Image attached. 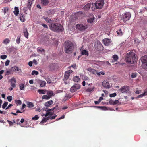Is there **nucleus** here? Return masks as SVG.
Wrapping results in <instances>:
<instances>
[{
    "label": "nucleus",
    "instance_id": "1",
    "mask_svg": "<svg viewBox=\"0 0 147 147\" xmlns=\"http://www.w3.org/2000/svg\"><path fill=\"white\" fill-rule=\"evenodd\" d=\"M49 27L52 30L57 32H61L63 30V26L60 24L51 23L49 25Z\"/></svg>",
    "mask_w": 147,
    "mask_h": 147
},
{
    "label": "nucleus",
    "instance_id": "2",
    "mask_svg": "<svg viewBox=\"0 0 147 147\" xmlns=\"http://www.w3.org/2000/svg\"><path fill=\"white\" fill-rule=\"evenodd\" d=\"M63 45L65 53L70 54L73 52L74 49V45L71 41H66L64 43Z\"/></svg>",
    "mask_w": 147,
    "mask_h": 147
},
{
    "label": "nucleus",
    "instance_id": "3",
    "mask_svg": "<svg viewBox=\"0 0 147 147\" xmlns=\"http://www.w3.org/2000/svg\"><path fill=\"white\" fill-rule=\"evenodd\" d=\"M95 3H92V7H91L92 10L94 11L96 9H102L104 4V0H95Z\"/></svg>",
    "mask_w": 147,
    "mask_h": 147
},
{
    "label": "nucleus",
    "instance_id": "4",
    "mask_svg": "<svg viewBox=\"0 0 147 147\" xmlns=\"http://www.w3.org/2000/svg\"><path fill=\"white\" fill-rule=\"evenodd\" d=\"M88 27V25L86 24H78L76 26V28L81 31H84Z\"/></svg>",
    "mask_w": 147,
    "mask_h": 147
},
{
    "label": "nucleus",
    "instance_id": "5",
    "mask_svg": "<svg viewBox=\"0 0 147 147\" xmlns=\"http://www.w3.org/2000/svg\"><path fill=\"white\" fill-rule=\"evenodd\" d=\"M136 61L134 52L130 51L129 52V64L134 63Z\"/></svg>",
    "mask_w": 147,
    "mask_h": 147
},
{
    "label": "nucleus",
    "instance_id": "6",
    "mask_svg": "<svg viewBox=\"0 0 147 147\" xmlns=\"http://www.w3.org/2000/svg\"><path fill=\"white\" fill-rule=\"evenodd\" d=\"M96 50L99 51H101L103 50L104 47L100 42H98L97 44L95 45Z\"/></svg>",
    "mask_w": 147,
    "mask_h": 147
},
{
    "label": "nucleus",
    "instance_id": "7",
    "mask_svg": "<svg viewBox=\"0 0 147 147\" xmlns=\"http://www.w3.org/2000/svg\"><path fill=\"white\" fill-rule=\"evenodd\" d=\"M80 86L78 84H75L70 89V91L72 92H76L78 89L80 88Z\"/></svg>",
    "mask_w": 147,
    "mask_h": 147
},
{
    "label": "nucleus",
    "instance_id": "8",
    "mask_svg": "<svg viewBox=\"0 0 147 147\" xmlns=\"http://www.w3.org/2000/svg\"><path fill=\"white\" fill-rule=\"evenodd\" d=\"M73 71L71 70H69L67 71H66L65 74L64 79L65 80H67L69 78L70 75V74L72 73Z\"/></svg>",
    "mask_w": 147,
    "mask_h": 147
},
{
    "label": "nucleus",
    "instance_id": "9",
    "mask_svg": "<svg viewBox=\"0 0 147 147\" xmlns=\"http://www.w3.org/2000/svg\"><path fill=\"white\" fill-rule=\"evenodd\" d=\"M83 13L82 12H79L76 13L75 15V18L77 19H80L82 18Z\"/></svg>",
    "mask_w": 147,
    "mask_h": 147
},
{
    "label": "nucleus",
    "instance_id": "10",
    "mask_svg": "<svg viewBox=\"0 0 147 147\" xmlns=\"http://www.w3.org/2000/svg\"><path fill=\"white\" fill-rule=\"evenodd\" d=\"M121 17L123 21L125 22L129 20V14L127 12L125 13L124 14L122 15Z\"/></svg>",
    "mask_w": 147,
    "mask_h": 147
},
{
    "label": "nucleus",
    "instance_id": "11",
    "mask_svg": "<svg viewBox=\"0 0 147 147\" xmlns=\"http://www.w3.org/2000/svg\"><path fill=\"white\" fill-rule=\"evenodd\" d=\"M102 85L106 89L109 88L111 87L109 83L106 81H104L103 82Z\"/></svg>",
    "mask_w": 147,
    "mask_h": 147
},
{
    "label": "nucleus",
    "instance_id": "12",
    "mask_svg": "<svg viewBox=\"0 0 147 147\" xmlns=\"http://www.w3.org/2000/svg\"><path fill=\"white\" fill-rule=\"evenodd\" d=\"M119 90L122 93L126 92L129 90V87L128 86L125 87V86L122 87Z\"/></svg>",
    "mask_w": 147,
    "mask_h": 147
},
{
    "label": "nucleus",
    "instance_id": "13",
    "mask_svg": "<svg viewBox=\"0 0 147 147\" xmlns=\"http://www.w3.org/2000/svg\"><path fill=\"white\" fill-rule=\"evenodd\" d=\"M103 41L104 44L106 46H108L111 42V40L108 38L104 39Z\"/></svg>",
    "mask_w": 147,
    "mask_h": 147
},
{
    "label": "nucleus",
    "instance_id": "14",
    "mask_svg": "<svg viewBox=\"0 0 147 147\" xmlns=\"http://www.w3.org/2000/svg\"><path fill=\"white\" fill-rule=\"evenodd\" d=\"M16 82V79L14 77H13L11 81V85L12 87H16V85L15 83Z\"/></svg>",
    "mask_w": 147,
    "mask_h": 147
},
{
    "label": "nucleus",
    "instance_id": "15",
    "mask_svg": "<svg viewBox=\"0 0 147 147\" xmlns=\"http://www.w3.org/2000/svg\"><path fill=\"white\" fill-rule=\"evenodd\" d=\"M91 7H92V4L88 3L86 5L83 7L85 11H87L89 10Z\"/></svg>",
    "mask_w": 147,
    "mask_h": 147
},
{
    "label": "nucleus",
    "instance_id": "16",
    "mask_svg": "<svg viewBox=\"0 0 147 147\" xmlns=\"http://www.w3.org/2000/svg\"><path fill=\"white\" fill-rule=\"evenodd\" d=\"M141 61L142 63H147V55H144L141 58Z\"/></svg>",
    "mask_w": 147,
    "mask_h": 147
},
{
    "label": "nucleus",
    "instance_id": "17",
    "mask_svg": "<svg viewBox=\"0 0 147 147\" xmlns=\"http://www.w3.org/2000/svg\"><path fill=\"white\" fill-rule=\"evenodd\" d=\"M53 102L52 100H50L49 101H47L45 103V106L46 107H50L52 105Z\"/></svg>",
    "mask_w": 147,
    "mask_h": 147
},
{
    "label": "nucleus",
    "instance_id": "18",
    "mask_svg": "<svg viewBox=\"0 0 147 147\" xmlns=\"http://www.w3.org/2000/svg\"><path fill=\"white\" fill-rule=\"evenodd\" d=\"M41 3L43 5L46 6L49 3V0H40Z\"/></svg>",
    "mask_w": 147,
    "mask_h": 147
},
{
    "label": "nucleus",
    "instance_id": "19",
    "mask_svg": "<svg viewBox=\"0 0 147 147\" xmlns=\"http://www.w3.org/2000/svg\"><path fill=\"white\" fill-rule=\"evenodd\" d=\"M11 70L12 71H20V72H22L21 69L18 67L16 66L12 67L11 68Z\"/></svg>",
    "mask_w": 147,
    "mask_h": 147
},
{
    "label": "nucleus",
    "instance_id": "20",
    "mask_svg": "<svg viewBox=\"0 0 147 147\" xmlns=\"http://www.w3.org/2000/svg\"><path fill=\"white\" fill-rule=\"evenodd\" d=\"M112 57L113 59V60H112L111 61V62L112 63L116 61L119 59L118 56L117 55L115 54L113 55Z\"/></svg>",
    "mask_w": 147,
    "mask_h": 147
},
{
    "label": "nucleus",
    "instance_id": "21",
    "mask_svg": "<svg viewBox=\"0 0 147 147\" xmlns=\"http://www.w3.org/2000/svg\"><path fill=\"white\" fill-rule=\"evenodd\" d=\"M23 33L24 36L27 38H28V36L29 33L28 32L26 28H25L24 29Z\"/></svg>",
    "mask_w": 147,
    "mask_h": 147
},
{
    "label": "nucleus",
    "instance_id": "22",
    "mask_svg": "<svg viewBox=\"0 0 147 147\" xmlns=\"http://www.w3.org/2000/svg\"><path fill=\"white\" fill-rule=\"evenodd\" d=\"M14 14L17 16L19 14V9L17 7H15L14 8V11H13Z\"/></svg>",
    "mask_w": 147,
    "mask_h": 147
},
{
    "label": "nucleus",
    "instance_id": "23",
    "mask_svg": "<svg viewBox=\"0 0 147 147\" xmlns=\"http://www.w3.org/2000/svg\"><path fill=\"white\" fill-rule=\"evenodd\" d=\"M34 0H28V2L27 4V8L30 9L31 7V6L32 3L33 2V1Z\"/></svg>",
    "mask_w": 147,
    "mask_h": 147
},
{
    "label": "nucleus",
    "instance_id": "24",
    "mask_svg": "<svg viewBox=\"0 0 147 147\" xmlns=\"http://www.w3.org/2000/svg\"><path fill=\"white\" fill-rule=\"evenodd\" d=\"M53 92L51 90L47 91V94L50 97V98L53 95Z\"/></svg>",
    "mask_w": 147,
    "mask_h": 147
},
{
    "label": "nucleus",
    "instance_id": "25",
    "mask_svg": "<svg viewBox=\"0 0 147 147\" xmlns=\"http://www.w3.org/2000/svg\"><path fill=\"white\" fill-rule=\"evenodd\" d=\"M95 18L93 16L92 18H90L87 20V22L88 23L92 24L95 19Z\"/></svg>",
    "mask_w": 147,
    "mask_h": 147
},
{
    "label": "nucleus",
    "instance_id": "26",
    "mask_svg": "<svg viewBox=\"0 0 147 147\" xmlns=\"http://www.w3.org/2000/svg\"><path fill=\"white\" fill-rule=\"evenodd\" d=\"M20 19L21 21L22 22H24L25 20V16L22 14H20Z\"/></svg>",
    "mask_w": 147,
    "mask_h": 147
},
{
    "label": "nucleus",
    "instance_id": "27",
    "mask_svg": "<svg viewBox=\"0 0 147 147\" xmlns=\"http://www.w3.org/2000/svg\"><path fill=\"white\" fill-rule=\"evenodd\" d=\"M81 54L83 55H86L87 56H88L89 53L87 51L85 50H83L81 51Z\"/></svg>",
    "mask_w": 147,
    "mask_h": 147
},
{
    "label": "nucleus",
    "instance_id": "28",
    "mask_svg": "<svg viewBox=\"0 0 147 147\" xmlns=\"http://www.w3.org/2000/svg\"><path fill=\"white\" fill-rule=\"evenodd\" d=\"M27 105L28 107L29 108H32L34 106L33 103L30 102H27Z\"/></svg>",
    "mask_w": 147,
    "mask_h": 147
},
{
    "label": "nucleus",
    "instance_id": "29",
    "mask_svg": "<svg viewBox=\"0 0 147 147\" xmlns=\"http://www.w3.org/2000/svg\"><path fill=\"white\" fill-rule=\"evenodd\" d=\"M125 60L127 63H129V53H127L125 55Z\"/></svg>",
    "mask_w": 147,
    "mask_h": 147
},
{
    "label": "nucleus",
    "instance_id": "30",
    "mask_svg": "<svg viewBox=\"0 0 147 147\" xmlns=\"http://www.w3.org/2000/svg\"><path fill=\"white\" fill-rule=\"evenodd\" d=\"M10 41V40L7 38H5L3 42V43L5 44H7L9 43Z\"/></svg>",
    "mask_w": 147,
    "mask_h": 147
},
{
    "label": "nucleus",
    "instance_id": "31",
    "mask_svg": "<svg viewBox=\"0 0 147 147\" xmlns=\"http://www.w3.org/2000/svg\"><path fill=\"white\" fill-rule=\"evenodd\" d=\"M73 80L75 82H78L80 80V79L79 77L75 76Z\"/></svg>",
    "mask_w": 147,
    "mask_h": 147
},
{
    "label": "nucleus",
    "instance_id": "32",
    "mask_svg": "<svg viewBox=\"0 0 147 147\" xmlns=\"http://www.w3.org/2000/svg\"><path fill=\"white\" fill-rule=\"evenodd\" d=\"M117 34L119 36H122L123 34V33L121 31V29H119L117 31H116Z\"/></svg>",
    "mask_w": 147,
    "mask_h": 147
},
{
    "label": "nucleus",
    "instance_id": "33",
    "mask_svg": "<svg viewBox=\"0 0 147 147\" xmlns=\"http://www.w3.org/2000/svg\"><path fill=\"white\" fill-rule=\"evenodd\" d=\"M25 86L23 84H21L19 85L20 89L21 90H24V89Z\"/></svg>",
    "mask_w": 147,
    "mask_h": 147
},
{
    "label": "nucleus",
    "instance_id": "34",
    "mask_svg": "<svg viewBox=\"0 0 147 147\" xmlns=\"http://www.w3.org/2000/svg\"><path fill=\"white\" fill-rule=\"evenodd\" d=\"M43 18L47 22L50 23L51 21L52 20L48 17H43Z\"/></svg>",
    "mask_w": 147,
    "mask_h": 147
},
{
    "label": "nucleus",
    "instance_id": "35",
    "mask_svg": "<svg viewBox=\"0 0 147 147\" xmlns=\"http://www.w3.org/2000/svg\"><path fill=\"white\" fill-rule=\"evenodd\" d=\"M42 98L43 99L48 100L50 98V97L48 95H45L42 96Z\"/></svg>",
    "mask_w": 147,
    "mask_h": 147
},
{
    "label": "nucleus",
    "instance_id": "36",
    "mask_svg": "<svg viewBox=\"0 0 147 147\" xmlns=\"http://www.w3.org/2000/svg\"><path fill=\"white\" fill-rule=\"evenodd\" d=\"M142 67L147 70V62L146 63H144L142 64Z\"/></svg>",
    "mask_w": 147,
    "mask_h": 147
},
{
    "label": "nucleus",
    "instance_id": "37",
    "mask_svg": "<svg viewBox=\"0 0 147 147\" xmlns=\"http://www.w3.org/2000/svg\"><path fill=\"white\" fill-rule=\"evenodd\" d=\"M97 107L100 108L102 109L103 110H107V107L105 106H98Z\"/></svg>",
    "mask_w": 147,
    "mask_h": 147
},
{
    "label": "nucleus",
    "instance_id": "38",
    "mask_svg": "<svg viewBox=\"0 0 147 147\" xmlns=\"http://www.w3.org/2000/svg\"><path fill=\"white\" fill-rule=\"evenodd\" d=\"M38 92L40 94H45V91L43 90L39 89L38 90Z\"/></svg>",
    "mask_w": 147,
    "mask_h": 147
},
{
    "label": "nucleus",
    "instance_id": "39",
    "mask_svg": "<svg viewBox=\"0 0 147 147\" xmlns=\"http://www.w3.org/2000/svg\"><path fill=\"white\" fill-rule=\"evenodd\" d=\"M46 82L44 81H42L41 83L40 84V86L41 87L45 86Z\"/></svg>",
    "mask_w": 147,
    "mask_h": 147
},
{
    "label": "nucleus",
    "instance_id": "40",
    "mask_svg": "<svg viewBox=\"0 0 147 147\" xmlns=\"http://www.w3.org/2000/svg\"><path fill=\"white\" fill-rule=\"evenodd\" d=\"M15 102L17 104V105H20L22 104L21 101L20 100H15Z\"/></svg>",
    "mask_w": 147,
    "mask_h": 147
},
{
    "label": "nucleus",
    "instance_id": "41",
    "mask_svg": "<svg viewBox=\"0 0 147 147\" xmlns=\"http://www.w3.org/2000/svg\"><path fill=\"white\" fill-rule=\"evenodd\" d=\"M53 113L51 112H47L46 114H45V117H47L49 115H53Z\"/></svg>",
    "mask_w": 147,
    "mask_h": 147
},
{
    "label": "nucleus",
    "instance_id": "42",
    "mask_svg": "<svg viewBox=\"0 0 147 147\" xmlns=\"http://www.w3.org/2000/svg\"><path fill=\"white\" fill-rule=\"evenodd\" d=\"M38 72L36 71L33 70L32 71V75H37L38 74Z\"/></svg>",
    "mask_w": 147,
    "mask_h": 147
},
{
    "label": "nucleus",
    "instance_id": "43",
    "mask_svg": "<svg viewBox=\"0 0 147 147\" xmlns=\"http://www.w3.org/2000/svg\"><path fill=\"white\" fill-rule=\"evenodd\" d=\"M8 105V102H5L2 106V107L3 109L5 108Z\"/></svg>",
    "mask_w": 147,
    "mask_h": 147
},
{
    "label": "nucleus",
    "instance_id": "44",
    "mask_svg": "<svg viewBox=\"0 0 147 147\" xmlns=\"http://www.w3.org/2000/svg\"><path fill=\"white\" fill-rule=\"evenodd\" d=\"M45 79L46 80L47 83L50 84L51 82V80L49 78H46Z\"/></svg>",
    "mask_w": 147,
    "mask_h": 147
},
{
    "label": "nucleus",
    "instance_id": "45",
    "mask_svg": "<svg viewBox=\"0 0 147 147\" xmlns=\"http://www.w3.org/2000/svg\"><path fill=\"white\" fill-rule=\"evenodd\" d=\"M39 118V117L38 116V115H35L34 117L32 118V120H37Z\"/></svg>",
    "mask_w": 147,
    "mask_h": 147
},
{
    "label": "nucleus",
    "instance_id": "46",
    "mask_svg": "<svg viewBox=\"0 0 147 147\" xmlns=\"http://www.w3.org/2000/svg\"><path fill=\"white\" fill-rule=\"evenodd\" d=\"M8 100L9 102H11L12 100V97L11 96H9L7 97Z\"/></svg>",
    "mask_w": 147,
    "mask_h": 147
},
{
    "label": "nucleus",
    "instance_id": "47",
    "mask_svg": "<svg viewBox=\"0 0 147 147\" xmlns=\"http://www.w3.org/2000/svg\"><path fill=\"white\" fill-rule=\"evenodd\" d=\"M8 10V8L7 7H5L4 9L3 12L4 14H5Z\"/></svg>",
    "mask_w": 147,
    "mask_h": 147
},
{
    "label": "nucleus",
    "instance_id": "48",
    "mask_svg": "<svg viewBox=\"0 0 147 147\" xmlns=\"http://www.w3.org/2000/svg\"><path fill=\"white\" fill-rule=\"evenodd\" d=\"M7 57V56L5 55H1L0 56L1 58L2 59H5Z\"/></svg>",
    "mask_w": 147,
    "mask_h": 147
},
{
    "label": "nucleus",
    "instance_id": "49",
    "mask_svg": "<svg viewBox=\"0 0 147 147\" xmlns=\"http://www.w3.org/2000/svg\"><path fill=\"white\" fill-rule=\"evenodd\" d=\"M137 76V74L136 73H133L131 75V77L132 78H135Z\"/></svg>",
    "mask_w": 147,
    "mask_h": 147
},
{
    "label": "nucleus",
    "instance_id": "50",
    "mask_svg": "<svg viewBox=\"0 0 147 147\" xmlns=\"http://www.w3.org/2000/svg\"><path fill=\"white\" fill-rule=\"evenodd\" d=\"M116 95V94L115 93H114L113 94H110L109 95V96L110 97H114Z\"/></svg>",
    "mask_w": 147,
    "mask_h": 147
},
{
    "label": "nucleus",
    "instance_id": "51",
    "mask_svg": "<svg viewBox=\"0 0 147 147\" xmlns=\"http://www.w3.org/2000/svg\"><path fill=\"white\" fill-rule=\"evenodd\" d=\"M47 120L46 119L45 117H44L42 120L40 122L41 123H43L46 122Z\"/></svg>",
    "mask_w": 147,
    "mask_h": 147
},
{
    "label": "nucleus",
    "instance_id": "52",
    "mask_svg": "<svg viewBox=\"0 0 147 147\" xmlns=\"http://www.w3.org/2000/svg\"><path fill=\"white\" fill-rule=\"evenodd\" d=\"M93 90V88H89L87 89L86 91L87 92H90L92 91Z\"/></svg>",
    "mask_w": 147,
    "mask_h": 147
},
{
    "label": "nucleus",
    "instance_id": "53",
    "mask_svg": "<svg viewBox=\"0 0 147 147\" xmlns=\"http://www.w3.org/2000/svg\"><path fill=\"white\" fill-rule=\"evenodd\" d=\"M20 37L18 36L17 38L16 39V42L18 44H19L20 43Z\"/></svg>",
    "mask_w": 147,
    "mask_h": 147
},
{
    "label": "nucleus",
    "instance_id": "54",
    "mask_svg": "<svg viewBox=\"0 0 147 147\" xmlns=\"http://www.w3.org/2000/svg\"><path fill=\"white\" fill-rule=\"evenodd\" d=\"M120 102L118 100H116L114 101V102H113V105H117V104H119Z\"/></svg>",
    "mask_w": 147,
    "mask_h": 147
},
{
    "label": "nucleus",
    "instance_id": "55",
    "mask_svg": "<svg viewBox=\"0 0 147 147\" xmlns=\"http://www.w3.org/2000/svg\"><path fill=\"white\" fill-rule=\"evenodd\" d=\"M114 101L113 100L111 99H110L109 100V103L110 105H113V102Z\"/></svg>",
    "mask_w": 147,
    "mask_h": 147
},
{
    "label": "nucleus",
    "instance_id": "56",
    "mask_svg": "<svg viewBox=\"0 0 147 147\" xmlns=\"http://www.w3.org/2000/svg\"><path fill=\"white\" fill-rule=\"evenodd\" d=\"M87 70L90 72H94V69H93L92 68L90 67L87 69Z\"/></svg>",
    "mask_w": 147,
    "mask_h": 147
},
{
    "label": "nucleus",
    "instance_id": "57",
    "mask_svg": "<svg viewBox=\"0 0 147 147\" xmlns=\"http://www.w3.org/2000/svg\"><path fill=\"white\" fill-rule=\"evenodd\" d=\"M7 121L8 122V123L9 124L10 126H12L13 125V122L12 121H9V120H8L7 119Z\"/></svg>",
    "mask_w": 147,
    "mask_h": 147
},
{
    "label": "nucleus",
    "instance_id": "58",
    "mask_svg": "<svg viewBox=\"0 0 147 147\" xmlns=\"http://www.w3.org/2000/svg\"><path fill=\"white\" fill-rule=\"evenodd\" d=\"M10 62V61L9 60H7L5 62V65L6 66H7Z\"/></svg>",
    "mask_w": 147,
    "mask_h": 147
},
{
    "label": "nucleus",
    "instance_id": "59",
    "mask_svg": "<svg viewBox=\"0 0 147 147\" xmlns=\"http://www.w3.org/2000/svg\"><path fill=\"white\" fill-rule=\"evenodd\" d=\"M58 106V105H57L56 106H55V107H53V108L51 109H49V110H50V111H53L55 109H57Z\"/></svg>",
    "mask_w": 147,
    "mask_h": 147
},
{
    "label": "nucleus",
    "instance_id": "60",
    "mask_svg": "<svg viewBox=\"0 0 147 147\" xmlns=\"http://www.w3.org/2000/svg\"><path fill=\"white\" fill-rule=\"evenodd\" d=\"M97 75H98V76H100V75H104L105 74L103 72H101L97 73Z\"/></svg>",
    "mask_w": 147,
    "mask_h": 147
},
{
    "label": "nucleus",
    "instance_id": "61",
    "mask_svg": "<svg viewBox=\"0 0 147 147\" xmlns=\"http://www.w3.org/2000/svg\"><path fill=\"white\" fill-rule=\"evenodd\" d=\"M11 71H7L5 72V75H8L11 74Z\"/></svg>",
    "mask_w": 147,
    "mask_h": 147
},
{
    "label": "nucleus",
    "instance_id": "62",
    "mask_svg": "<svg viewBox=\"0 0 147 147\" xmlns=\"http://www.w3.org/2000/svg\"><path fill=\"white\" fill-rule=\"evenodd\" d=\"M65 115H62V116H61V117L59 118H58V119H56V120H59L60 119H64V118H65Z\"/></svg>",
    "mask_w": 147,
    "mask_h": 147
},
{
    "label": "nucleus",
    "instance_id": "63",
    "mask_svg": "<svg viewBox=\"0 0 147 147\" xmlns=\"http://www.w3.org/2000/svg\"><path fill=\"white\" fill-rule=\"evenodd\" d=\"M41 25L43 26L44 28H46L47 29H48V27L46 25V24H41Z\"/></svg>",
    "mask_w": 147,
    "mask_h": 147
},
{
    "label": "nucleus",
    "instance_id": "64",
    "mask_svg": "<svg viewBox=\"0 0 147 147\" xmlns=\"http://www.w3.org/2000/svg\"><path fill=\"white\" fill-rule=\"evenodd\" d=\"M144 94L145 96L147 95V88L144 90Z\"/></svg>",
    "mask_w": 147,
    "mask_h": 147
}]
</instances>
